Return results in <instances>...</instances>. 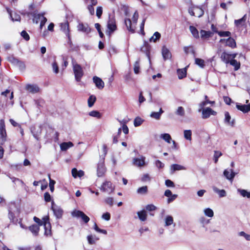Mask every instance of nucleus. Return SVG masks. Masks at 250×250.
I'll use <instances>...</instances> for the list:
<instances>
[{
	"label": "nucleus",
	"mask_w": 250,
	"mask_h": 250,
	"mask_svg": "<svg viewBox=\"0 0 250 250\" xmlns=\"http://www.w3.org/2000/svg\"><path fill=\"white\" fill-rule=\"evenodd\" d=\"M139 18V13L137 11H136L132 18V21L130 19L125 18V23L126 25L127 29L131 33H134L135 32L136 25L137 24V21Z\"/></svg>",
	"instance_id": "1"
},
{
	"label": "nucleus",
	"mask_w": 250,
	"mask_h": 250,
	"mask_svg": "<svg viewBox=\"0 0 250 250\" xmlns=\"http://www.w3.org/2000/svg\"><path fill=\"white\" fill-rule=\"evenodd\" d=\"M37 11L33 12H28L27 15L28 16H32L33 18V22L36 24L38 23L39 21L41 20L40 28L42 29L43 26L47 21V19L43 16V14H37Z\"/></svg>",
	"instance_id": "2"
},
{
	"label": "nucleus",
	"mask_w": 250,
	"mask_h": 250,
	"mask_svg": "<svg viewBox=\"0 0 250 250\" xmlns=\"http://www.w3.org/2000/svg\"><path fill=\"white\" fill-rule=\"evenodd\" d=\"M107 30L106 33L108 35H110L114 31L117 30V26L116 24V19L114 16H111L109 15L108 20L107 22Z\"/></svg>",
	"instance_id": "3"
},
{
	"label": "nucleus",
	"mask_w": 250,
	"mask_h": 250,
	"mask_svg": "<svg viewBox=\"0 0 250 250\" xmlns=\"http://www.w3.org/2000/svg\"><path fill=\"white\" fill-rule=\"evenodd\" d=\"M73 69L75 75V80L77 82H80L83 75V71L81 66L77 63L75 62H73Z\"/></svg>",
	"instance_id": "4"
},
{
	"label": "nucleus",
	"mask_w": 250,
	"mask_h": 250,
	"mask_svg": "<svg viewBox=\"0 0 250 250\" xmlns=\"http://www.w3.org/2000/svg\"><path fill=\"white\" fill-rule=\"evenodd\" d=\"M7 132L3 119L0 120V145L2 146L7 140Z\"/></svg>",
	"instance_id": "5"
},
{
	"label": "nucleus",
	"mask_w": 250,
	"mask_h": 250,
	"mask_svg": "<svg viewBox=\"0 0 250 250\" xmlns=\"http://www.w3.org/2000/svg\"><path fill=\"white\" fill-rule=\"evenodd\" d=\"M106 171L104 158H100L97 165V174L98 177H102Z\"/></svg>",
	"instance_id": "6"
},
{
	"label": "nucleus",
	"mask_w": 250,
	"mask_h": 250,
	"mask_svg": "<svg viewBox=\"0 0 250 250\" xmlns=\"http://www.w3.org/2000/svg\"><path fill=\"white\" fill-rule=\"evenodd\" d=\"M51 209L53 211L54 215L57 219H61L62 218L63 214V210L60 207L56 205L54 203V201L52 202Z\"/></svg>",
	"instance_id": "7"
},
{
	"label": "nucleus",
	"mask_w": 250,
	"mask_h": 250,
	"mask_svg": "<svg viewBox=\"0 0 250 250\" xmlns=\"http://www.w3.org/2000/svg\"><path fill=\"white\" fill-rule=\"evenodd\" d=\"M72 215L74 217H81L85 223H87L90 220L89 217L81 210H75L72 212Z\"/></svg>",
	"instance_id": "8"
},
{
	"label": "nucleus",
	"mask_w": 250,
	"mask_h": 250,
	"mask_svg": "<svg viewBox=\"0 0 250 250\" xmlns=\"http://www.w3.org/2000/svg\"><path fill=\"white\" fill-rule=\"evenodd\" d=\"M44 220L43 226L44 227V234L46 235H50L51 233V226L49 222V218L48 216H44L43 218Z\"/></svg>",
	"instance_id": "9"
},
{
	"label": "nucleus",
	"mask_w": 250,
	"mask_h": 250,
	"mask_svg": "<svg viewBox=\"0 0 250 250\" xmlns=\"http://www.w3.org/2000/svg\"><path fill=\"white\" fill-rule=\"evenodd\" d=\"M246 20H247V15L245 14L244 16L238 20H234V24L235 26L238 28L246 27Z\"/></svg>",
	"instance_id": "10"
},
{
	"label": "nucleus",
	"mask_w": 250,
	"mask_h": 250,
	"mask_svg": "<svg viewBox=\"0 0 250 250\" xmlns=\"http://www.w3.org/2000/svg\"><path fill=\"white\" fill-rule=\"evenodd\" d=\"M78 30L88 34L91 31V29L87 23H79L77 26Z\"/></svg>",
	"instance_id": "11"
},
{
	"label": "nucleus",
	"mask_w": 250,
	"mask_h": 250,
	"mask_svg": "<svg viewBox=\"0 0 250 250\" xmlns=\"http://www.w3.org/2000/svg\"><path fill=\"white\" fill-rule=\"evenodd\" d=\"M93 81L95 84L96 86L99 89H103L104 86V83L100 78L97 76H94L93 77Z\"/></svg>",
	"instance_id": "12"
},
{
	"label": "nucleus",
	"mask_w": 250,
	"mask_h": 250,
	"mask_svg": "<svg viewBox=\"0 0 250 250\" xmlns=\"http://www.w3.org/2000/svg\"><path fill=\"white\" fill-rule=\"evenodd\" d=\"M60 27L61 30H62L70 39V30L68 21H66L64 22L61 23L60 24Z\"/></svg>",
	"instance_id": "13"
},
{
	"label": "nucleus",
	"mask_w": 250,
	"mask_h": 250,
	"mask_svg": "<svg viewBox=\"0 0 250 250\" xmlns=\"http://www.w3.org/2000/svg\"><path fill=\"white\" fill-rule=\"evenodd\" d=\"M162 54L165 61L171 59L172 57L170 52L165 45H163L162 47Z\"/></svg>",
	"instance_id": "14"
},
{
	"label": "nucleus",
	"mask_w": 250,
	"mask_h": 250,
	"mask_svg": "<svg viewBox=\"0 0 250 250\" xmlns=\"http://www.w3.org/2000/svg\"><path fill=\"white\" fill-rule=\"evenodd\" d=\"M216 112L213 110L210 107H207L206 109L203 110L202 111V117L204 119H207L208 118L210 115H216Z\"/></svg>",
	"instance_id": "15"
},
{
	"label": "nucleus",
	"mask_w": 250,
	"mask_h": 250,
	"mask_svg": "<svg viewBox=\"0 0 250 250\" xmlns=\"http://www.w3.org/2000/svg\"><path fill=\"white\" fill-rule=\"evenodd\" d=\"M6 10L12 21H21V17L19 14L16 12L13 14L12 11L9 8H6Z\"/></svg>",
	"instance_id": "16"
},
{
	"label": "nucleus",
	"mask_w": 250,
	"mask_h": 250,
	"mask_svg": "<svg viewBox=\"0 0 250 250\" xmlns=\"http://www.w3.org/2000/svg\"><path fill=\"white\" fill-rule=\"evenodd\" d=\"M236 108L244 113H248L250 111V103L248 104H237Z\"/></svg>",
	"instance_id": "17"
},
{
	"label": "nucleus",
	"mask_w": 250,
	"mask_h": 250,
	"mask_svg": "<svg viewBox=\"0 0 250 250\" xmlns=\"http://www.w3.org/2000/svg\"><path fill=\"white\" fill-rule=\"evenodd\" d=\"M151 46L146 42L144 41L143 46L141 48V51L145 53L146 55L149 56L150 54Z\"/></svg>",
	"instance_id": "18"
},
{
	"label": "nucleus",
	"mask_w": 250,
	"mask_h": 250,
	"mask_svg": "<svg viewBox=\"0 0 250 250\" xmlns=\"http://www.w3.org/2000/svg\"><path fill=\"white\" fill-rule=\"evenodd\" d=\"M187 67H186L182 69H178L177 73L178 74V78L179 79H182L187 77Z\"/></svg>",
	"instance_id": "19"
},
{
	"label": "nucleus",
	"mask_w": 250,
	"mask_h": 250,
	"mask_svg": "<svg viewBox=\"0 0 250 250\" xmlns=\"http://www.w3.org/2000/svg\"><path fill=\"white\" fill-rule=\"evenodd\" d=\"M226 45L231 48H234L236 47V42L235 40L230 36L226 39Z\"/></svg>",
	"instance_id": "20"
},
{
	"label": "nucleus",
	"mask_w": 250,
	"mask_h": 250,
	"mask_svg": "<svg viewBox=\"0 0 250 250\" xmlns=\"http://www.w3.org/2000/svg\"><path fill=\"white\" fill-rule=\"evenodd\" d=\"M25 89L32 93H37L40 90L39 87L38 86L29 84L26 85Z\"/></svg>",
	"instance_id": "21"
},
{
	"label": "nucleus",
	"mask_w": 250,
	"mask_h": 250,
	"mask_svg": "<svg viewBox=\"0 0 250 250\" xmlns=\"http://www.w3.org/2000/svg\"><path fill=\"white\" fill-rule=\"evenodd\" d=\"M221 60L226 64L229 63L231 61V56L226 52H223L221 55Z\"/></svg>",
	"instance_id": "22"
},
{
	"label": "nucleus",
	"mask_w": 250,
	"mask_h": 250,
	"mask_svg": "<svg viewBox=\"0 0 250 250\" xmlns=\"http://www.w3.org/2000/svg\"><path fill=\"white\" fill-rule=\"evenodd\" d=\"M112 189V183L111 182L107 181L104 183L102 186L101 189L103 191H109Z\"/></svg>",
	"instance_id": "23"
},
{
	"label": "nucleus",
	"mask_w": 250,
	"mask_h": 250,
	"mask_svg": "<svg viewBox=\"0 0 250 250\" xmlns=\"http://www.w3.org/2000/svg\"><path fill=\"white\" fill-rule=\"evenodd\" d=\"M71 173H72V176L74 178L82 177L84 174L83 171L82 170H80L79 171H78V170L76 168H72Z\"/></svg>",
	"instance_id": "24"
},
{
	"label": "nucleus",
	"mask_w": 250,
	"mask_h": 250,
	"mask_svg": "<svg viewBox=\"0 0 250 250\" xmlns=\"http://www.w3.org/2000/svg\"><path fill=\"white\" fill-rule=\"evenodd\" d=\"M164 195L168 197H171L170 198H169L168 199V203L173 201L174 200L176 199V198L177 196V195L175 194L172 195V192L169 189H167L165 192Z\"/></svg>",
	"instance_id": "25"
},
{
	"label": "nucleus",
	"mask_w": 250,
	"mask_h": 250,
	"mask_svg": "<svg viewBox=\"0 0 250 250\" xmlns=\"http://www.w3.org/2000/svg\"><path fill=\"white\" fill-rule=\"evenodd\" d=\"M225 122L229 124L231 126H233L235 123L234 120H232L231 121V116L229 112L226 111L225 112Z\"/></svg>",
	"instance_id": "26"
},
{
	"label": "nucleus",
	"mask_w": 250,
	"mask_h": 250,
	"mask_svg": "<svg viewBox=\"0 0 250 250\" xmlns=\"http://www.w3.org/2000/svg\"><path fill=\"white\" fill-rule=\"evenodd\" d=\"M224 175L226 177V178L229 180L232 181L234 176H235V173L233 171L232 169H231V173H229V172L227 170L225 169L224 171Z\"/></svg>",
	"instance_id": "27"
},
{
	"label": "nucleus",
	"mask_w": 250,
	"mask_h": 250,
	"mask_svg": "<svg viewBox=\"0 0 250 250\" xmlns=\"http://www.w3.org/2000/svg\"><path fill=\"white\" fill-rule=\"evenodd\" d=\"M87 239L90 245L95 244L96 241L99 240V238L95 235H89L87 236Z\"/></svg>",
	"instance_id": "28"
},
{
	"label": "nucleus",
	"mask_w": 250,
	"mask_h": 250,
	"mask_svg": "<svg viewBox=\"0 0 250 250\" xmlns=\"http://www.w3.org/2000/svg\"><path fill=\"white\" fill-rule=\"evenodd\" d=\"M29 229L35 235L37 236L40 230V227L36 224L31 225L29 227Z\"/></svg>",
	"instance_id": "29"
},
{
	"label": "nucleus",
	"mask_w": 250,
	"mask_h": 250,
	"mask_svg": "<svg viewBox=\"0 0 250 250\" xmlns=\"http://www.w3.org/2000/svg\"><path fill=\"white\" fill-rule=\"evenodd\" d=\"M73 146V144L71 142H63L61 144L60 147L62 150L65 151Z\"/></svg>",
	"instance_id": "30"
},
{
	"label": "nucleus",
	"mask_w": 250,
	"mask_h": 250,
	"mask_svg": "<svg viewBox=\"0 0 250 250\" xmlns=\"http://www.w3.org/2000/svg\"><path fill=\"white\" fill-rule=\"evenodd\" d=\"M200 34L202 39H208L211 37L213 33L209 31H207L204 30H201L200 31Z\"/></svg>",
	"instance_id": "31"
},
{
	"label": "nucleus",
	"mask_w": 250,
	"mask_h": 250,
	"mask_svg": "<svg viewBox=\"0 0 250 250\" xmlns=\"http://www.w3.org/2000/svg\"><path fill=\"white\" fill-rule=\"evenodd\" d=\"M189 29L191 33L195 38L198 39L199 38V32L195 27L190 25L189 26Z\"/></svg>",
	"instance_id": "32"
},
{
	"label": "nucleus",
	"mask_w": 250,
	"mask_h": 250,
	"mask_svg": "<svg viewBox=\"0 0 250 250\" xmlns=\"http://www.w3.org/2000/svg\"><path fill=\"white\" fill-rule=\"evenodd\" d=\"M137 214L139 219L141 221H145L147 219V214L145 210L138 211Z\"/></svg>",
	"instance_id": "33"
},
{
	"label": "nucleus",
	"mask_w": 250,
	"mask_h": 250,
	"mask_svg": "<svg viewBox=\"0 0 250 250\" xmlns=\"http://www.w3.org/2000/svg\"><path fill=\"white\" fill-rule=\"evenodd\" d=\"M229 63L234 67V70L236 71L240 68V63L235 59H231Z\"/></svg>",
	"instance_id": "34"
},
{
	"label": "nucleus",
	"mask_w": 250,
	"mask_h": 250,
	"mask_svg": "<svg viewBox=\"0 0 250 250\" xmlns=\"http://www.w3.org/2000/svg\"><path fill=\"white\" fill-rule=\"evenodd\" d=\"M170 169L173 172L176 170H180L185 169V167L184 166L180 165L179 164H173L170 166Z\"/></svg>",
	"instance_id": "35"
},
{
	"label": "nucleus",
	"mask_w": 250,
	"mask_h": 250,
	"mask_svg": "<svg viewBox=\"0 0 250 250\" xmlns=\"http://www.w3.org/2000/svg\"><path fill=\"white\" fill-rule=\"evenodd\" d=\"M161 38V34L158 32H155L154 34H153V36L151 37L149 41L152 42L153 41L154 42H156L157 41H159Z\"/></svg>",
	"instance_id": "36"
},
{
	"label": "nucleus",
	"mask_w": 250,
	"mask_h": 250,
	"mask_svg": "<svg viewBox=\"0 0 250 250\" xmlns=\"http://www.w3.org/2000/svg\"><path fill=\"white\" fill-rule=\"evenodd\" d=\"M96 101V97L94 95H90L88 99V105L89 107H92Z\"/></svg>",
	"instance_id": "37"
},
{
	"label": "nucleus",
	"mask_w": 250,
	"mask_h": 250,
	"mask_svg": "<svg viewBox=\"0 0 250 250\" xmlns=\"http://www.w3.org/2000/svg\"><path fill=\"white\" fill-rule=\"evenodd\" d=\"M195 13L196 14V17L200 18L202 17L204 14V10L200 7L196 6L195 7Z\"/></svg>",
	"instance_id": "38"
},
{
	"label": "nucleus",
	"mask_w": 250,
	"mask_h": 250,
	"mask_svg": "<svg viewBox=\"0 0 250 250\" xmlns=\"http://www.w3.org/2000/svg\"><path fill=\"white\" fill-rule=\"evenodd\" d=\"M161 137L169 144H170L172 141L171 136L168 133H164L161 134Z\"/></svg>",
	"instance_id": "39"
},
{
	"label": "nucleus",
	"mask_w": 250,
	"mask_h": 250,
	"mask_svg": "<svg viewBox=\"0 0 250 250\" xmlns=\"http://www.w3.org/2000/svg\"><path fill=\"white\" fill-rule=\"evenodd\" d=\"M148 192L147 187L146 186L140 187L138 188L137 192L140 194H146Z\"/></svg>",
	"instance_id": "40"
},
{
	"label": "nucleus",
	"mask_w": 250,
	"mask_h": 250,
	"mask_svg": "<svg viewBox=\"0 0 250 250\" xmlns=\"http://www.w3.org/2000/svg\"><path fill=\"white\" fill-rule=\"evenodd\" d=\"M195 63L201 68H204L205 66V61L204 60L200 58H195Z\"/></svg>",
	"instance_id": "41"
},
{
	"label": "nucleus",
	"mask_w": 250,
	"mask_h": 250,
	"mask_svg": "<svg viewBox=\"0 0 250 250\" xmlns=\"http://www.w3.org/2000/svg\"><path fill=\"white\" fill-rule=\"evenodd\" d=\"M144 120L140 118V117H137L135 118L134 120V125L135 127L139 126L141 125L143 123Z\"/></svg>",
	"instance_id": "42"
},
{
	"label": "nucleus",
	"mask_w": 250,
	"mask_h": 250,
	"mask_svg": "<svg viewBox=\"0 0 250 250\" xmlns=\"http://www.w3.org/2000/svg\"><path fill=\"white\" fill-rule=\"evenodd\" d=\"M140 62L137 61L134 64V72L135 74H138L140 73Z\"/></svg>",
	"instance_id": "43"
},
{
	"label": "nucleus",
	"mask_w": 250,
	"mask_h": 250,
	"mask_svg": "<svg viewBox=\"0 0 250 250\" xmlns=\"http://www.w3.org/2000/svg\"><path fill=\"white\" fill-rule=\"evenodd\" d=\"M89 115L90 116L96 117L98 119L101 118V116H102L101 113L99 111H96V110H93V111L90 112L89 113Z\"/></svg>",
	"instance_id": "44"
},
{
	"label": "nucleus",
	"mask_w": 250,
	"mask_h": 250,
	"mask_svg": "<svg viewBox=\"0 0 250 250\" xmlns=\"http://www.w3.org/2000/svg\"><path fill=\"white\" fill-rule=\"evenodd\" d=\"M94 229L98 232L103 233L104 234H107V231L105 229H100L95 223L94 225Z\"/></svg>",
	"instance_id": "45"
},
{
	"label": "nucleus",
	"mask_w": 250,
	"mask_h": 250,
	"mask_svg": "<svg viewBox=\"0 0 250 250\" xmlns=\"http://www.w3.org/2000/svg\"><path fill=\"white\" fill-rule=\"evenodd\" d=\"M133 163L136 166L141 167L144 165V161L139 158H134L133 160Z\"/></svg>",
	"instance_id": "46"
},
{
	"label": "nucleus",
	"mask_w": 250,
	"mask_h": 250,
	"mask_svg": "<svg viewBox=\"0 0 250 250\" xmlns=\"http://www.w3.org/2000/svg\"><path fill=\"white\" fill-rule=\"evenodd\" d=\"M173 223V219L171 216H167L166 218L165 224L166 226H168L172 224Z\"/></svg>",
	"instance_id": "47"
},
{
	"label": "nucleus",
	"mask_w": 250,
	"mask_h": 250,
	"mask_svg": "<svg viewBox=\"0 0 250 250\" xmlns=\"http://www.w3.org/2000/svg\"><path fill=\"white\" fill-rule=\"evenodd\" d=\"M192 132L190 130H185L184 131V137L185 138L188 140H191Z\"/></svg>",
	"instance_id": "48"
},
{
	"label": "nucleus",
	"mask_w": 250,
	"mask_h": 250,
	"mask_svg": "<svg viewBox=\"0 0 250 250\" xmlns=\"http://www.w3.org/2000/svg\"><path fill=\"white\" fill-rule=\"evenodd\" d=\"M231 33L229 31H220L218 32V35L221 37H230L231 36Z\"/></svg>",
	"instance_id": "49"
},
{
	"label": "nucleus",
	"mask_w": 250,
	"mask_h": 250,
	"mask_svg": "<svg viewBox=\"0 0 250 250\" xmlns=\"http://www.w3.org/2000/svg\"><path fill=\"white\" fill-rule=\"evenodd\" d=\"M204 212H205V215L208 217H212L213 216V215H214L213 211L211 209H210L209 208H207L205 209L204 210Z\"/></svg>",
	"instance_id": "50"
},
{
	"label": "nucleus",
	"mask_w": 250,
	"mask_h": 250,
	"mask_svg": "<svg viewBox=\"0 0 250 250\" xmlns=\"http://www.w3.org/2000/svg\"><path fill=\"white\" fill-rule=\"evenodd\" d=\"M102 149L104 153L100 156V158H104V159L108 151V148L106 145L104 144L102 146Z\"/></svg>",
	"instance_id": "51"
},
{
	"label": "nucleus",
	"mask_w": 250,
	"mask_h": 250,
	"mask_svg": "<svg viewBox=\"0 0 250 250\" xmlns=\"http://www.w3.org/2000/svg\"><path fill=\"white\" fill-rule=\"evenodd\" d=\"M49 188L50 191L52 192L54 190V185L56 183V182L51 179L50 178V175H49Z\"/></svg>",
	"instance_id": "52"
},
{
	"label": "nucleus",
	"mask_w": 250,
	"mask_h": 250,
	"mask_svg": "<svg viewBox=\"0 0 250 250\" xmlns=\"http://www.w3.org/2000/svg\"><path fill=\"white\" fill-rule=\"evenodd\" d=\"M21 36L26 41L30 40V36L27 32L25 30H23L21 33Z\"/></svg>",
	"instance_id": "53"
},
{
	"label": "nucleus",
	"mask_w": 250,
	"mask_h": 250,
	"mask_svg": "<svg viewBox=\"0 0 250 250\" xmlns=\"http://www.w3.org/2000/svg\"><path fill=\"white\" fill-rule=\"evenodd\" d=\"M103 14V8L102 6H98L96 9V16L99 18L100 19L102 17Z\"/></svg>",
	"instance_id": "54"
},
{
	"label": "nucleus",
	"mask_w": 250,
	"mask_h": 250,
	"mask_svg": "<svg viewBox=\"0 0 250 250\" xmlns=\"http://www.w3.org/2000/svg\"><path fill=\"white\" fill-rule=\"evenodd\" d=\"M222 153L220 151H215L214 154V163H217L218 161V158L222 156Z\"/></svg>",
	"instance_id": "55"
},
{
	"label": "nucleus",
	"mask_w": 250,
	"mask_h": 250,
	"mask_svg": "<svg viewBox=\"0 0 250 250\" xmlns=\"http://www.w3.org/2000/svg\"><path fill=\"white\" fill-rule=\"evenodd\" d=\"M239 192L243 197H247L248 198L250 197V192H248L246 190L241 189L239 190Z\"/></svg>",
	"instance_id": "56"
},
{
	"label": "nucleus",
	"mask_w": 250,
	"mask_h": 250,
	"mask_svg": "<svg viewBox=\"0 0 250 250\" xmlns=\"http://www.w3.org/2000/svg\"><path fill=\"white\" fill-rule=\"evenodd\" d=\"M34 221L38 224V226L39 227L43 225L44 223V220L42 219V221L41 219H40L39 218H38L36 216H34L33 218Z\"/></svg>",
	"instance_id": "57"
},
{
	"label": "nucleus",
	"mask_w": 250,
	"mask_h": 250,
	"mask_svg": "<svg viewBox=\"0 0 250 250\" xmlns=\"http://www.w3.org/2000/svg\"><path fill=\"white\" fill-rule=\"evenodd\" d=\"M176 113L179 115L182 116H184L185 115V110L184 108L182 106L178 107L176 111Z\"/></svg>",
	"instance_id": "58"
},
{
	"label": "nucleus",
	"mask_w": 250,
	"mask_h": 250,
	"mask_svg": "<svg viewBox=\"0 0 250 250\" xmlns=\"http://www.w3.org/2000/svg\"><path fill=\"white\" fill-rule=\"evenodd\" d=\"M52 68L54 72L57 74L59 73V66L57 62L55 61L52 63Z\"/></svg>",
	"instance_id": "59"
},
{
	"label": "nucleus",
	"mask_w": 250,
	"mask_h": 250,
	"mask_svg": "<svg viewBox=\"0 0 250 250\" xmlns=\"http://www.w3.org/2000/svg\"><path fill=\"white\" fill-rule=\"evenodd\" d=\"M150 116L152 118L158 120L160 118L161 113H159L158 112H153L151 113Z\"/></svg>",
	"instance_id": "60"
},
{
	"label": "nucleus",
	"mask_w": 250,
	"mask_h": 250,
	"mask_svg": "<svg viewBox=\"0 0 250 250\" xmlns=\"http://www.w3.org/2000/svg\"><path fill=\"white\" fill-rule=\"evenodd\" d=\"M44 199L45 201L46 202H49L51 201V197L49 192H46L44 193Z\"/></svg>",
	"instance_id": "61"
},
{
	"label": "nucleus",
	"mask_w": 250,
	"mask_h": 250,
	"mask_svg": "<svg viewBox=\"0 0 250 250\" xmlns=\"http://www.w3.org/2000/svg\"><path fill=\"white\" fill-rule=\"evenodd\" d=\"M189 49H191V52L194 53V51L193 49L192 46H185L184 47V51L186 54L188 55L189 53Z\"/></svg>",
	"instance_id": "62"
},
{
	"label": "nucleus",
	"mask_w": 250,
	"mask_h": 250,
	"mask_svg": "<svg viewBox=\"0 0 250 250\" xmlns=\"http://www.w3.org/2000/svg\"><path fill=\"white\" fill-rule=\"evenodd\" d=\"M146 208L147 210L151 211L156 210V207L153 204H149L146 207Z\"/></svg>",
	"instance_id": "63"
},
{
	"label": "nucleus",
	"mask_w": 250,
	"mask_h": 250,
	"mask_svg": "<svg viewBox=\"0 0 250 250\" xmlns=\"http://www.w3.org/2000/svg\"><path fill=\"white\" fill-rule=\"evenodd\" d=\"M141 180L143 182H146V181H150V177L148 174H144Z\"/></svg>",
	"instance_id": "64"
}]
</instances>
